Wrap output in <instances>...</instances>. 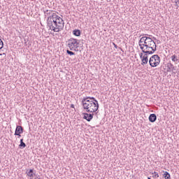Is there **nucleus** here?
Masks as SVG:
<instances>
[{
	"mask_svg": "<svg viewBox=\"0 0 179 179\" xmlns=\"http://www.w3.org/2000/svg\"><path fill=\"white\" fill-rule=\"evenodd\" d=\"M71 108H75V105L74 104H71Z\"/></svg>",
	"mask_w": 179,
	"mask_h": 179,
	"instance_id": "24",
	"label": "nucleus"
},
{
	"mask_svg": "<svg viewBox=\"0 0 179 179\" xmlns=\"http://www.w3.org/2000/svg\"><path fill=\"white\" fill-rule=\"evenodd\" d=\"M23 131H24L23 127L20 125H17L14 135L15 136H20V135H22V134L23 133Z\"/></svg>",
	"mask_w": 179,
	"mask_h": 179,
	"instance_id": "7",
	"label": "nucleus"
},
{
	"mask_svg": "<svg viewBox=\"0 0 179 179\" xmlns=\"http://www.w3.org/2000/svg\"><path fill=\"white\" fill-rule=\"evenodd\" d=\"M163 177L165 178V179H171V177H170V173L167 171H165L164 175H163Z\"/></svg>",
	"mask_w": 179,
	"mask_h": 179,
	"instance_id": "17",
	"label": "nucleus"
},
{
	"mask_svg": "<svg viewBox=\"0 0 179 179\" xmlns=\"http://www.w3.org/2000/svg\"><path fill=\"white\" fill-rule=\"evenodd\" d=\"M64 24V20L58 16L57 13H52V15L48 17L47 26L55 33H59L61 30H63Z\"/></svg>",
	"mask_w": 179,
	"mask_h": 179,
	"instance_id": "1",
	"label": "nucleus"
},
{
	"mask_svg": "<svg viewBox=\"0 0 179 179\" xmlns=\"http://www.w3.org/2000/svg\"><path fill=\"white\" fill-rule=\"evenodd\" d=\"M31 1H34V0H31Z\"/></svg>",
	"mask_w": 179,
	"mask_h": 179,
	"instance_id": "29",
	"label": "nucleus"
},
{
	"mask_svg": "<svg viewBox=\"0 0 179 179\" xmlns=\"http://www.w3.org/2000/svg\"><path fill=\"white\" fill-rule=\"evenodd\" d=\"M143 54H144L143 57L141 59V65L145 66L149 62L148 55H152L155 54L150 50H142Z\"/></svg>",
	"mask_w": 179,
	"mask_h": 179,
	"instance_id": "6",
	"label": "nucleus"
},
{
	"mask_svg": "<svg viewBox=\"0 0 179 179\" xmlns=\"http://www.w3.org/2000/svg\"><path fill=\"white\" fill-rule=\"evenodd\" d=\"M157 44H160V41L159 40H157Z\"/></svg>",
	"mask_w": 179,
	"mask_h": 179,
	"instance_id": "25",
	"label": "nucleus"
},
{
	"mask_svg": "<svg viewBox=\"0 0 179 179\" xmlns=\"http://www.w3.org/2000/svg\"><path fill=\"white\" fill-rule=\"evenodd\" d=\"M20 149H24L26 148V143L23 142V138L20 139V144L19 145Z\"/></svg>",
	"mask_w": 179,
	"mask_h": 179,
	"instance_id": "15",
	"label": "nucleus"
},
{
	"mask_svg": "<svg viewBox=\"0 0 179 179\" xmlns=\"http://www.w3.org/2000/svg\"><path fill=\"white\" fill-rule=\"evenodd\" d=\"M173 62H178V57H177V55H173L171 57Z\"/></svg>",
	"mask_w": 179,
	"mask_h": 179,
	"instance_id": "16",
	"label": "nucleus"
},
{
	"mask_svg": "<svg viewBox=\"0 0 179 179\" xmlns=\"http://www.w3.org/2000/svg\"><path fill=\"white\" fill-rule=\"evenodd\" d=\"M67 43V47H69L71 51H79V44L80 43L79 39L71 38L68 40Z\"/></svg>",
	"mask_w": 179,
	"mask_h": 179,
	"instance_id": "4",
	"label": "nucleus"
},
{
	"mask_svg": "<svg viewBox=\"0 0 179 179\" xmlns=\"http://www.w3.org/2000/svg\"><path fill=\"white\" fill-rule=\"evenodd\" d=\"M138 45L142 51H150L156 52L157 51V45L153 41V38L148 36H143L138 41Z\"/></svg>",
	"mask_w": 179,
	"mask_h": 179,
	"instance_id": "2",
	"label": "nucleus"
},
{
	"mask_svg": "<svg viewBox=\"0 0 179 179\" xmlns=\"http://www.w3.org/2000/svg\"><path fill=\"white\" fill-rule=\"evenodd\" d=\"M34 176H35V179H40V176L36 175V173Z\"/></svg>",
	"mask_w": 179,
	"mask_h": 179,
	"instance_id": "22",
	"label": "nucleus"
},
{
	"mask_svg": "<svg viewBox=\"0 0 179 179\" xmlns=\"http://www.w3.org/2000/svg\"><path fill=\"white\" fill-rule=\"evenodd\" d=\"M139 55H140L141 59H142L143 57V53L141 52V53L139 54Z\"/></svg>",
	"mask_w": 179,
	"mask_h": 179,
	"instance_id": "21",
	"label": "nucleus"
},
{
	"mask_svg": "<svg viewBox=\"0 0 179 179\" xmlns=\"http://www.w3.org/2000/svg\"><path fill=\"white\" fill-rule=\"evenodd\" d=\"M22 136V134H20V136H17V138H20Z\"/></svg>",
	"mask_w": 179,
	"mask_h": 179,
	"instance_id": "26",
	"label": "nucleus"
},
{
	"mask_svg": "<svg viewBox=\"0 0 179 179\" xmlns=\"http://www.w3.org/2000/svg\"><path fill=\"white\" fill-rule=\"evenodd\" d=\"M26 174L29 177H34V176H36V171H34V169L27 170Z\"/></svg>",
	"mask_w": 179,
	"mask_h": 179,
	"instance_id": "10",
	"label": "nucleus"
},
{
	"mask_svg": "<svg viewBox=\"0 0 179 179\" xmlns=\"http://www.w3.org/2000/svg\"><path fill=\"white\" fill-rule=\"evenodd\" d=\"M173 71H176L174 65H173L171 63H169L167 65V72H173Z\"/></svg>",
	"mask_w": 179,
	"mask_h": 179,
	"instance_id": "12",
	"label": "nucleus"
},
{
	"mask_svg": "<svg viewBox=\"0 0 179 179\" xmlns=\"http://www.w3.org/2000/svg\"><path fill=\"white\" fill-rule=\"evenodd\" d=\"M2 48H3V41L0 38V50H2Z\"/></svg>",
	"mask_w": 179,
	"mask_h": 179,
	"instance_id": "20",
	"label": "nucleus"
},
{
	"mask_svg": "<svg viewBox=\"0 0 179 179\" xmlns=\"http://www.w3.org/2000/svg\"><path fill=\"white\" fill-rule=\"evenodd\" d=\"M73 34L76 37H80V34H82V32L79 29H74L73 31Z\"/></svg>",
	"mask_w": 179,
	"mask_h": 179,
	"instance_id": "14",
	"label": "nucleus"
},
{
	"mask_svg": "<svg viewBox=\"0 0 179 179\" xmlns=\"http://www.w3.org/2000/svg\"><path fill=\"white\" fill-rule=\"evenodd\" d=\"M44 13H45V16H52V13H54V11L52 10H44L43 11Z\"/></svg>",
	"mask_w": 179,
	"mask_h": 179,
	"instance_id": "13",
	"label": "nucleus"
},
{
	"mask_svg": "<svg viewBox=\"0 0 179 179\" xmlns=\"http://www.w3.org/2000/svg\"><path fill=\"white\" fill-rule=\"evenodd\" d=\"M149 64L151 68H156L160 65V57L157 55H152L149 59Z\"/></svg>",
	"mask_w": 179,
	"mask_h": 179,
	"instance_id": "5",
	"label": "nucleus"
},
{
	"mask_svg": "<svg viewBox=\"0 0 179 179\" xmlns=\"http://www.w3.org/2000/svg\"><path fill=\"white\" fill-rule=\"evenodd\" d=\"M83 114V119L86 120L88 122H90L91 120H93V115H94V113H84Z\"/></svg>",
	"mask_w": 179,
	"mask_h": 179,
	"instance_id": "8",
	"label": "nucleus"
},
{
	"mask_svg": "<svg viewBox=\"0 0 179 179\" xmlns=\"http://www.w3.org/2000/svg\"><path fill=\"white\" fill-rule=\"evenodd\" d=\"M84 100H90V101H92L93 103H95V104H99V101H97V99L93 96H85L83 97Z\"/></svg>",
	"mask_w": 179,
	"mask_h": 179,
	"instance_id": "9",
	"label": "nucleus"
},
{
	"mask_svg": "<svg viewBox=\"0 0 179 179\" xmlns=\"http://www.w3.org/2000/svg\"><path fill=\"white\" fill-rule=\"evenodd\" d=\"M152 174H155L153 176L154 178H159V173L155 171Z\"/></svg>",
	"mask_w": 179,
	"mask_h": 179,
	"instance_id": "19",
	"label": "nucleus"
},
{
	"mask_svg": "<svg viewBox=\"0 0 179 179\" xmlns=\"http://www.w3.org/2000/svg\"><path fill=\"white\" fill-rule=\"evenodd\" d=\"M153 39H154V40H156V38L153 37Z\"/></svg>",
	"mask_w": 179,
	"mask_h": 179,
	"instance_id": "27",
	"label": "nucleus"
},
{
	"mask_svg": "<svg viewBox=\"0 0 179 179\" xmlns=\"http://www.w3.org/2000/svg\"><path fill=\"white\" fill-rule=\"evenodd\" d=\"M66 53L69 55H75V52L69 50H66Z\"/></svg>",
	"mask_w": 179,
	"mask_h": 179,
	"instance_id": "18",
	"label": "nucleus"
},
{
	"mask_svg": "<svg viewBox=\"0 0 179 179\" xmlns=\"http://www.w3.org/2000/svg\"><path fill=\"white\" fill-rule=\"evenodd\" d=\"M2 56V53H0V57Z\"/></svg>",
	"mask_w": 179,
	"mask_h": 179,
	"instance_id": "28",
	"label": "nucleus"
},
{
	"mask_svg": "<svg viewBox=\"0 0 179 179\" xmlns=\"http://www.w3.org/2000/svg\"><path fill=\"white\" fill-rule=\"evenodd\" d=\"M113 45H114L115 48H118V46L115 43H113Z\"/></svg>",
	"mask_w": 179,
	"mask_h": 179,
	"instance_id": "23",
	"label": "nucleus"
},
{
	"mask_svg": "<svg viewBox=\"0 0 179 179\" xmlns=\"http://www.w3.org/2000/svg\"><path fill=\"white\" fill-rule=\"evenodd\" d=\"M81 103L83 109L85 110L87 113H96V111L99 110V105L93 101H90V100L82 99Z\"/></svg>",
	"mask_w": 179,
	"mask_h": 179,
	"instance_id": "3",
	"label": "nucleus"
},
{
	"mask_svg": "<svg viewBox=\"0 0 179 179\" xmlns=\"http://www.w3.org/2000/svg\"><path fill=\"white\" fill-rule=\"evenodd\" d=\"M148 120L150 122H155L156 120H157V116H156V114L155 113L150 114Z\"/></svg>",
	"mask_w": 179,
	"mask_h": 179,
	"instance_id": "11",
	"label": "nucleus"
}]
</instances>
